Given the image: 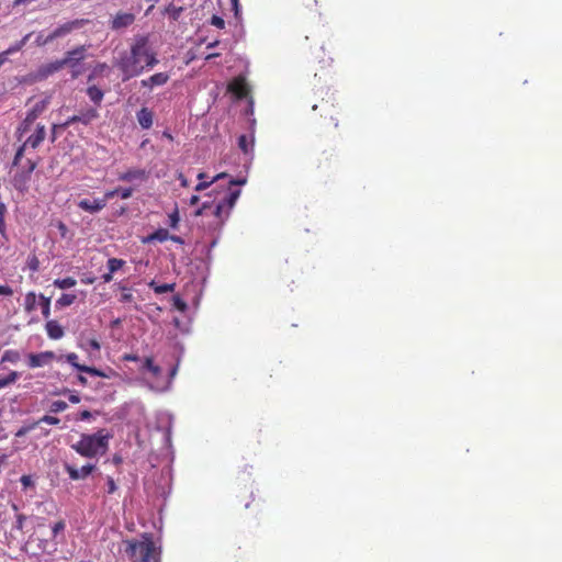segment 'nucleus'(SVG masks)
Masks as SVG:
<instances>
[{
    "label": "nucleus",
    "mask_w": 562,
    "mask_h": 562,
    "mask_svg": "<svg viewBox=\"0 0 562 562\" xmlns=\"http://www.w3.org/2000/svg\"><path fill=\"white\" fill-rule=\"evenodd\" d=\"M158 63L157 53L150 46L148 35H137L130 50L120 54L115 66L122 74V80L126 81L153 69Z\"/></svg>",
    "instance_id": "f257e3e1"
},
{
    "label": "nucleus",
    "mask_w": 562,
    "mask_h": 562,
    "mask_svg": "<svg viewBox=\"0 0 562 562\" xmlns=\"http://www.w3.org/2000/svg\"><path fill=\"white\" fill-rule=\"evenodd\" d=\"M109 439L110 436L103 429L92 435L82 434L79 441L71 445V449L85 458H94L106 452Z\"/></svg>",
    "instance_id": "f03ea898"
},
{
    "label": "nucleus",
    "mask_w": 562,
    "mask_h": 562,
    "mask_svg": "<svg viewBox=\"0 0 562 562\" xmlns=\"http://www.w3.org/2000/svg\"><path fill=\"white\" fill-rule=\"evenodd\" d=\"M125 543V553L132 562H149L156 551L149 533H143L142 540H126Z\"/></svg>",
    "instance_id": "7ed1b4c3"
},
{
    "label": "nucleus",
    "mask_w": 562,
    "mask_h": 562,
    "mask_svg": "<svg viewBox=\"0 0 562 562\" xmlns=\"http://www.w3.org/2000/svg\"><path fill=\"white\" fill-rule=\"evenodd\" d=\"M240 195L239 189H231L227 193V195L224 198L222 202H220L215 210L214 215L217 218L216 225L222 226L224 222L228 218L231 210L235 206L236 201L238 200Z\"/></svg>",
    "instance_id": "20e7f679"
},
{
    "label": "nucleus",
    "mask_w": 562,
    "mask_h": 562,
    "mask_svg": "<svg viewBox=\"0 0 562 562\" xmlns=\"http://www.w3.org/2000/svg\"><path fill=\"white\" fill-rule=\"evenodd\" d=\"M36 168V164L29 160V167L26 170H23L21 172H16L13 176L12 184L15 188V190L20 192H25L29 189V182L31 180L32 173L34 169Z\"/></svg>",
    "instance_id": "39448f33"
},
{
    "label": "nucleus",
    "mask_w": 562,
    "mask_h": 562,
    "mask_svg": "<svg viewBox=\"0 0 562 562\" xmlns=\"http://www.w3.org/2000/svg\"><path fill=\"white\" fill-rule=\"evenodd\" d=\"M63 68H64V66H63V63L60 61V59L42 65L37 68V70L34 74L31 75L32 80L33 81H43Z\"/></svg>",
    "instance_id": "423d86ee"
},
{
    "label": "nucleus",
    "mask_w": 562,
    "mask_h": 562,
    "mask_svg": "<svg viewBox=\"0 0 562 562\" xmlns=\"http://www.w3.org/2000/svg\"><path fill=\"white\" fill-rule=\"evenodd\" d=\"M66 360L68 363H70L74 368H76L80 372H85V373H88V374H91L94 376L108 378V375L98 368L89 367L86 364H80L78 362V355L75 352L68 353L66 356Z\"/></svg>",
    "instance_id": "0eeeda50"
},
{
    "label": "nucleus",
    "mask_w": 562,
    "mask_h": 562,
    "mask_svg": "<svg viewBox=\"0 0 562 562\" xmlns=\"http://www.w3.org/2000/svg\"><path fill=\"white\" fill-rule=\"evenodd\" d=\"M64 468L71 480L78 481L87 479L94 471L95 465L88 463L78 469L75 465L66 463Z\"/></svg>",
    "instance_id": "6e6552de"
},
{
    "label": "nucleus",
    "mask_w": 562,
    "mask_h": 562,
    "mask_svg": "<svg viewBox=\"0 0 562 562\" xmlns=\"http://www.w3.org/2000/svg\"><path fill=\"white\" fill-rule=\"evenodd\" d=\"M86 57V47L83 45L78 46L66 53L65 57L60 59L63 66H70L75 68Z\"/></svg>",
    "instance_id": "1a4fd4ad"
},
{
    "label": "nucleus",
    "mask_w": 562,
    "mask_h": 562,
    "mask_svg": "<svg viewBox=\"0 0 562 562\" xmlns=\"http://www.w3.org/2000/svg\"><path fill=\"white\" fill-rule=\"evenodd\" d=\"M170 79L168 72H156L146 79L140 80L139 85L142 88L153 90L155 87L165 86Z\"/></svg>",
    "instance_id": "9d476101"
},
{
    "label": "nucleus",
    "mask_w": 562,
    "mask_h": 562,
    "mask_svg": "<svg viewBox=\"0 0 562 562\" xmlns=\"http://www.w3.org/2000/svg\"><path fill=\"white\" fill-rule=\"evenodd\" d=\"M55 358V355L53 351H43L40 353H30L27 356V364L30 368H40L48 364L53 359Z\"/></svg>",
    "instance_id": "9b49d317"
},
{
    "label": "nucleus",
    "mask_w": 562,
    "mask_h": 562,
    "mask_svg": "<svg viewBox=\"0 0 562 562\" xmlns=\"http://www.w3.org/2000/svg\"><path fill=\"white\" fill-rule=\"evenodd\" d=\"M135 21V15L130 12H117L111 22L112 30H121L132 25Z\"/></svg>",
    "instance_id": "f8f14e48"
},
{
    "label": "nucleus",
    "mask_w": 562,
    "mask_h": 562,
    "mask_svg": "<svg viewBox=\"0 0 562 562\" xmlns=\"http://www.w3.org/2000/svg\"><path fill=\"white\" fill-rule=\"evenodd\" d=\"M228 91L240 100L247 97L249 89L245 79L241 77H237L229 82Z\"/></svg>",
    "instance_id": "ddd939ff"
},
{
    "label": "nucleus",
    "mask_w": 562,
    "mask_h": 562,
    "mask_svg": "<svg viewBox=\"0 0 562 562\" xmlns=\"http://www.w3.org/2000/svg\"><path fill=\"white\" fill-rule=\"evenodd\" d=\"M78 207L90 214H95L105 207V200L94 199H82L78 202Z\"/></svg>",
    "instance_id": "4468645a"
},
{
    "label": "nucleus",
    "mask_w": 562,
    "mask_h": 562,
    "mask_svg": "<svg viewBox=\"0 0 562 562\" xmlns=\"http://www.w3.org/2000/svg\"><path fill=\"white\" fill-rule=\"evenodd\" d=\"M80 25L79 21H70L56 27L52 33L48 34V41H54L58 37H63L69 34L74 29Z\"/></svg>",
    "instance_id": "2eb2a0df"
},
{
    "label": "nucleus",
    "mask_w": 562,
    "mask_h": 562,
    "mask_svg": "<svg viewBox=\"0 0 562 562\" xmlns=\"http://www.w3.org/2000/svg\"><path fill=\"white\" fill-rule=\"evenodd\" d=\"M136 119L142 128L148 130L153 126L154 113L148 108L143 106L140 110L137 111Z\"/></svg>",
    "instance_id": "dca6fc26"
},
{
    "label": "nucleus",
    "mask_w": 562,
    "mask_h": 562,
    "mask_svg": "<svg viewBox=\"0 0 562 562\" xmlns=\"http://www.w3.org/2000/svg\"><path fill=\"white\" fill-rule=\"evenodd\" d=\"M146 179H147V172L140 168L128 169L119 176V180L125 181V182H131L134 180L144 181Z\"/></svg>",
    "instance_id": "f3484780"
},
{
    "label": "nucleus",
    "mask_w": 562,
    "mask_h": 562,
    "mask_svg": "<svg viewBox=\"0 0 562 562\" xmlns=\"http://www.w3.org/2000/svg\"><path fill=\"white\" fill-rule=\"evenodd\" d=\"M45 126L42 124H38L36 127V131L33 135L27 137L24 142L26 146H30L31 148L35 149L40 146V144L45 139Z\"/></svg>",
    "instance_id": "a211bd4d"
},
{
    "label": "nucleus",
    "mask_w": 562,
    "mask_h": 562,
    "mask_svg": "<svg viewBox=\"0 0 562 562\" xmlns=\"http://www.w3.org/2000/svg\"><path fill=\"white\" fill-rule=\"evenodd\" d=\"M49 100L43 99L36 102L26 113L27 121L34 122L48 106Z\"/></svg>",
    "instance_id": "6ab92c4d"
},
{
    "label": "nucleus",
    "mask_w": 562,
    "mask_h": 562,
    "mask_svg": "<svg viewBox=\"0 0 562 562\" xmlns=\"http://www.w3.org/2000/svg\"><path fill=\"white\" fill-rule=\"evenodd\" d=\"M32 33L26 34L21 41L11 45L8 49L0 53V63H5L8 60L9 55H12L19 50H21L26 42L30 40Z\"/></svg>",
    "instance_id": "aec40b11"
},
{
    "label": "nucleus",
    "mask_w": 562,
    "mask_h": 562,
    "mask_svg": "<svg viewBox=\"0 0 562 562\" xmlns=\"http://www.w3.org/2000/svg\"><path fill=\"white\" fill-rule=\"evenodd\" d=\"M32 33L26 34L21 41L11 45L8 49L0 53V63H5L8 60L9 55H12L19 50H21L26 42L30 40Z\"/></svg>",
    "instance_id": "412c9836"
},
{
    "label": "nucleus",
    "mask_w": 562,
    "mask_h": 562,
    "mask_svg": "<svg viewBox=\"0 0 562 562\" xmlns=\"http://www.w3.org/2000/svg\"><path fill=\"white\" fill-rule=\"evenodd\" d=\"M45 328L50 339L57 340L64 336V328L55 319L47 321Z\"/></svg>",
    "instance_id": "4be33fe9"
},
{
    "label": "nucleus",
    "mask_w": 562,
    "mask_h": 562,
    "mask_svg": "<svg viewBox=\"0 0 562 562\" xmlns=\"http://www.w3.org/2000/svg\"><path fill=\"white\" fill-rule=\"evenodd\" d=\"M322 109L326 112V115L330 117V120H335L334 126L338 127V122L336 116L340 113L339 108L334 103V100L330 98L328 100L322 101Z\"/></svg>",
    "instance_id": "5701e85b"
},
{
    "label": "nucleus",
    "mask_w": 562,
    "mask_h": 562,
    "mask_svg": "<svg viewBox=\"0 0 562 562\" xmlns=\"http://www.w3.org/2000/svg\"><path fill=\"white\" fill-rule=\"evenodd\" d=\"M99 117V113L97 109L89 108L87 110L81 111L79 114H77L78 123H81L83 125H89L92 121Z\"/></svg>",
    "instance_id": "b1692460"
},
{
    "label": "nucleus",
    "mask_w": 562,
    "mask_h": 562,
    "mask_svg": "<svg viewBox=\"0 0 562 562\" xmlns=\"http://www.w3.org/2000/svg\"><path fill=\"white\" fill-rule=\"evenodd\" d=\"M87 94L89 99L97 105H100L104 97V92L97 86H89L87 88Z\"/></svg>",
    "instance_id": "393cba45"
},
{
    "label": "nucleus",
    "mask_w": 562,
    "mask_h": 562,
    "mask_svg": "<svg viewBox=\"0 0 562 562\" xmlns=\"http://www.w3.org/2000/svg\"><path fill=\"white\" fill-rule=\"evenodd\" d=\"M142 370H147L153 376L157 378L161 374V368L154 363L151 357L145 358Z\"/></svg>",
    "instance_id": "a878e982"
},
{
    "label": "nucleus",
    "mask_w": 562,
    "mask_h": 562,
    "mask_svg": "<svg viewBox=\"0 0 562 562\" xmlns=\"http://www.w3.org/2000/svg\"><path fill=\"white\" fill-rule=\"evenodd\" d=\"M149 288L154 290L157 294H162L167 292H173L176 284L175 283H165V284H158L154 280L148 283Z\"/></svg>",
    "instance_id": "bb28decb"
},
{
    "label": "nucleus",
    "mask_w": 562,
    "mask_h": 562,
    "mask_svg": "<svg viewBox=\"0 0 562 562\" xmlns=\"http://www.w3.org/2000/svg\"><path fill=\"white\" fill-rule=\"evenodd\" d=\"M77 299V295L76 294H72V293H64L61 294V296L56 301V307L57 308H64V307H67V306H70L71 304L75 303Z\"/></svg>",
    "instance_id": "cd10ccee"
},
{
    "label": "nucleus",
    "mask_w": 562,
    "mask_h": 562,
    "mask_svg": "<svg viewBox=\"0 0 562 562\" xmlns=\"http://www.w3.org/2000/svg\"><path fill=\"white\" fill-rule=\"evenodd\" d=\"M169 239V232L166 228H158L153 234H150L146 241H160L164 243Z\"/></svg>",
    "instance_id": "c85d7f7f"
},
{
    "label": "nucleus",
    "mask_w": 562,
    "mask_h": 562,
    "mask_svg": "<svg viewBox=\"0 0 562 562\" xmlns=\"http://www.w3.org/2000/svg\"><path fill=\"white\" fill-rule=\"evenodd\" d=\"M37 296L34 292H27L24 297V310L26 313H32L36 308Z\"/></svg>",
    "instance_id": "c756f323"
},
{
    "label": "nucleus",
    "mask_w": 562,
    "mask_h": 562,
    "mask_svg": "<svg viewBox=\"0 0 562 562\" xmlns=\"http://www.w3.org/2000/svg\"><path fill=\"white\" fill-rule=\"evenodd\" d=\"M76 284H77V281L72 277H67L64 279H56L54 281V285L61 290L70 289V288L75 286Z\"/></svg>",
    "instance_id": "7c9ffc66"
},
{
    "label": "nucleus",
    "mask_w": 562,
    "mask_h": 562,
    "mask_svg": "<svg viewBox=\"0 0 562 562\" xmlns=\"http://www.w3.org/2000/svg\"><path fill=\"white\" fill-rule=\"evenodd\" d=\"M238 146L245 154H248L254 147V142L248 139L246 135H240L238 137Z\"/></svg>",
    "instance_id": "2f4dec72"
},
{
    "label": "nucleus",
    "mask_w": 562,
    "mask_h": 562,
    "mask_svg": "<svg viewBox=\"0 0 562 562\" xmlns=\"http://www.w3.org/2000/svg\"><path fill=\"white\" fill-rule=\"evenodd\" d=\"M19 360L20 353L16 350H5L1 358V362L16 363Z\"/></svg>",
    "instance_id": "473e14b6"
},
{
    "label": "nucleus",
    "mask_w": 562,
    "mask_h": 562,
    "mask_svg": "<svg viewBox=\"0 0 562 562\" xmlns=\"http://www.w3.org/2000/svg\"><path fill=\"white\" fill-rule=\"evenodd\" d=\"M224 177H226V173H218V175H216V176H215L212 180H210V181L202 180L201 182H199V183L195 186L194 190H195V191H203V190L207 189V188H209L213 182H215V181H217V180H220V179H222V178H224Z\"/></svg>",
    "instance_id": "72a5a7b5"
},
{
    "label": "nucleus",
    "mask_w": 562,
    "mask_h": 562,
    "mask_svg": "<svg viewBox=\"0 0 562 562\" xmlns=\"http://www.w3.org/2000/svg\"><path fill=\"white\" fill-rule=\"evenodd\" d=\"M42 305V314L45 318H48L50 315V299L40 294L38 296Z\"/></svg>",
    "instance_id": "f704fd0d"
},
{
    "label": "nucleus",
    "mask_w": 562,
    "mask_h": 562,
    "mask_svg": "<svg viewBox=\"0 0 562 562\" xmlns=\"http://www.w3.org/2000/svg\"><path fill=\"white\" fill-rule=\"evenodd\" d=\"M124 265H125V261L123 259L110 258L108 260V269H109V271H111L113 273L116 272L117 270H120Z\"/></svg>",
    "instance_id": "c9c22d12"
},
{
    "label": "nucleus",
    "mask_w": 562,
    "mask_h": 562,
    "mask_svg": "<svg viewBox=\"0 0 562 562\" xmlns=\"http://www.w3.org/2000/svg\"><path fill=\"white\" fill-rule=\"evenodd\" d=\"M82 347L91 349L97 352H99L101 349V345L95 337L86 339L85 342L82 344Z\"/></svg>",
    "instance_id": "e433bc0d"
},
{
    "label": "nucleus",
    "mask_w": 562,
    "mask_h": 562,
    "mask_svg": "<svg viewBox=\"0 0 562 562\" xmlns=\"http://www.w3.org/2000/svg\"><path fill=\"white\" fill-rule=\"evenodd\" d=\"M35 423H36V426H38L40 424L58 425L60 423V419L55 416L44 415Z\"/></svg>",
    "instance_id": "4c0bfd02"
},
{
    "label": "nucleus",
    "mask_w": 562,
    "mask_h": 562,
    "mask_svg": "<svg viewBox=\"0 0 562 562\" xmlns=\"http://www.w3.org/2000/svg\"><path fill=\"white\" fill-rule=\"evenodd\" d=\"M34 122H29L27 116L23 120V122L19 125L16 133L19 134V139H21L22 135L27 133L31 128V125Z\"/></svg>",
    "instance_id": "58836bf2"
},
{
    "label": "nucleus",
    "mask_w": 562,
    "mask_h": 562,
    "mask_svg": "<svg viewBox=\"0 0 562 562\" xmlns=\"http://www.w3.org/2000/svg\"><path fill=\"white\" fill-rule=\"evenodd\" d=\"M67 407H68V405H67L66 402H64V401H54L50 404L49 411L52 413H59V412H64Z\"/></svg>",
    "instance_id": "ea45409f"
},
{
    "label": "nucleus",
    "mask_w": 562,
    "mask_h": 562,
    "mask_svg": "<svg viewBox=\"0 0 562 562\" xmlns=\"http://www.w3.org/2000/svg\"><path fill=\"white\" fill-rule=\"evenodd\" d=\"M180 222L179 211L176 207L172 213L169 214V225L171 228H177Z\"/></svg>",
    "instance_id": "a19ab883"
},
{
    "label": "nucleus",
    "mask_w": 562,
    "mask_h": 562,
    "mask_svg": "<svg viewBox=\"0 0 562 562\" xmlns=\"http://www.w3.org/2000/svg\"><path fill=\"white\" fill-rule=\"evenodd\" d=\"M66 528V524L64 520H58L57 522H55L52 527V532H53V536L54 537H57V535L59 532H63Z\"/></svg>",
    "instance_id": "79ce46f5"
},
{
    "label": "nucleus",
    "mask_w": 562,
    "mask_h": 562,
    "mask_svg": "<svg viewBox=\"0 0 562 562\" xmlns=\"http://www.w3.org/2000/svg\"><path fill=\"white\" fill-rule=\"evenodd\" d=\"M173 306L181 312H184L187 308V303L178 295L173 296Z\"/></svg>",
    "instance_id": "37998d69"
},
{
    "label": "nucleus",
    "mask_w": 562,
    "mask_h": 562,
    "mask_svg": "<svg viewBox=\"0 0 562 562\" xmlns=\"http://www.w3.org/2000/svg\"><path fill=\"white\" fill-rule=\"evenodd\" d=\"M36 427V423H33L32 425L29 426H23L15 432V437H23Z\"/></svg>",
    "instance_id": "c03bdc74"
},
{
    "label": "nucleus",
    "mask_w": 562,
    "mask_h": 562,
    "mask_svg": "<svg viewBox=\"0 0 562 562\" xmlns=\"http://www.w3.org/2000/svg\"><path fill=\"white\" fill-rule=\"evenodd\" d=\"M211 24L217 29H224L225 21L218 15H213L211 18Z\"/></svg>",
    "instance_id": "a18cd8bd"
},
{
    "label": "nucleus",
    "mask_w": 562,
    "mask_h": 562,
    "mask_svg": "<svg viewBox=\"0 0 562 562\" xmlns=\"http://www.w3.org/2000/svg\"><path fill=\"white\" fill-rule=\"evenodd\" d=\"M122 291L123 293L121 295V302H132L134 296L131 291L125 286H122Z\"/></svg>",
    "instance_id": "49530a36"
},
{
    "label": "nucleus",
    "mask_w": 562,
    "mask_h": 562,
    "mask_svg": "<svg viewBox=\"0 0 562 562\" xmlns=\"http://www.w3.org/2000/svg\"><path fill=\"white\" fill-rule=\"evenodd\" d=\"M25 147H26V145L24 143H23V145H21L19 147V149L15 153L14 159H13V165H18L19 161L22 159V157L24 155Z\"/></svg>",
    "instance_id": "de8ad7c7"
},
{
    "label": "nucleus",
    "mask_w": 562,
    "mask_h": 562,
    "mask_svg": "<svg viewBox=\"0 0 562 562\" xmlns=\"http://www.w3.org/2000/svg\"><path fill=\"white\" fill-rule=\"evenodd\" d=\"M119 191H120V188H116V189H113V190H109V191H106L104 193L103 198H101L100 200H105V204H106L109 200H111L114 196L119 195Z\"/></svg>",
    "instance_id": "09e8293b"
},
{
    "label": "nucleus",
    "mask_w": 562,
    "mask_h": 562,
    "mask_svg": "<svg viewBox=\"0 0 562 562\" xmlns=\"http://www.w3.org/2000/svg\"><path fill=\"white\" fill-rule=\"evenodd\" d=\"M26 520V517L25 515L23 514H18L16 515V520H15V525L14 527L18 529V530H22L23 529V526H24V522Z\"/></svg>",
    "instance_id": "8fccbe9b"
},
{
    "label": "nucleus",
    "mask_w": 562,
    "mask_h": 562,
    "mask_svg": "<svg viewBox=\"0 0 562 562\" xmlns=\"http://www.w3.org/2000/svg\"><path fill=\"white\" fill-rule=\"evenodd\" d=\"M133 194V189L132 188H120V191H119V195L121 196V199L123 200H126V199H130Z\"/></svg>",
    "instance_id": "3c124183"
},
{
    "label": "nucleus",
    "mask_w": 562,
    "mask_h": 562,
    "mask_svg": "<svg viewBox=\"0 0 562 562\" xmlns=\"http://www.w3.org/2000/svg\"><path fill=\"white\" fill-rule=\"evenodd\" d=\"M106 492L109 494H113L115 491H116V484H115V481L113 480V477L111 476H108L106 479Z\"/></svg>",
    "instance_id": "603ef678"
},
{
    "label": "nucleus",
    "mask_w": 562,
    "mask_h": 562,
    "mask_svg": "<svg viewBox=\"0 0 562 562\" xmlns=\"http://www.w3.org/2000/svg\"><path fill=\"white\" fill-rule=\"evenodd\" d=\"M20 481H21V483H22L24 488L34 485L33 480H32V477L30 475H22Z\"/></svg>",
    "instance_id": "864d4df0"
},
{
    "label": "nucleus",
    "mask_w": 562,
    "mask_h": 562,
    "mask_svg": "<svg viewBox=\"0 0 562 562\" xmlns=\"http://www.w3.org/2000/svg\"><path fill=\"white\" fill-rule=\"evenodd\" d=\"M36 45L37 46H44V45H47L49 44L52 41H48V35L46 37H44L42 34H40L37 37H36Z\"/></svg>",
    "instance_id": "5fc2aeb1"
},
{
    "label": "nucleus",
    "mask_w": 562,
    "mask_h": 562,
    "mask_svg": "<svg viewBox=\"0 0 562 562\" xmlns=\"http://www.w3.org/2000/svg\"><path fill=\"white\" fill-rule=\"evenodd\" d=\"M4 379L8 380L9 384H13L19 379V373L11 371Z\"/></svg>",
    "instance_id": "6e6d98bb"
},
{
    "label": "nucleus",
    "mask_w": 562,
    "mask_h": 562,
    "mask_svg": "<svg viewBox=\"0 0 562 562\" xmlns=\"http://www.w3.org/2000/svg\"><path fill=\"white\" fill-rule=\"evenodd\" d=\"M13 290L9 285H0V295H12Z\"/></svg>",
    "instance_id": "4d7b16f0"
},
{
    "label": "nucleus",
    "mask_w": 562,
    "mask_h": 562,
    "mask_svg": "<svg viewBox=\"0 0 562 562\" xmlns=\"http://www.w3.org/2000/svg\"><path fill=\"white\" fill-rule=\"evenodd\" d=\"M75 123H78L77 115L70 116L65 123H63L60 126L63 128H66Z\"/></svg>",
    "instance_id": "13d9d810"
},
{
    "label": "nucleus",
    "mask_w": 562,
    "mask_h": 562,
    "mask_svg": "<svg viewBox=\"0 0 562 562\" xmlns=\"http://www.w3.org/2000/svg\"><path fill=\"white\" fill-rule=\"evenodd\" d=\"M91 416H92L91 413L89 411L85 409V411L80 412L78 419L88 420L91 418Z\"/></svg>",
    "instance_id": "bf43d9fd"
},
{
    "label": "nucleus",
    "mask_w": 562,
    "mask_h": 562,
    "mask_svg": "<svg viewBox=\"0 0 562 562\" xmlns=\"http://www.w3.org/2000/svg\"><path fill=\"white\" fill-rule=\"evenodd\" d=\"M209 207V204L206 202H204L202 204L201 207H199L195 212H194V215L195 216H202L204 214V212L206 211V209Z\"/></svg>",
    "instance_id": "052dcab7"
},
{
    "label": "nucleus",
    "mask_w": 562,
    "mask_h": 562,
    "mask_svg": "<svg viewBox=\"0 0 562 562\" xmlns=\"http://www.w3.org/2000/svg\"><path fill=\"white\" fill-rule=\"evenodd\" d=\"M123 360L135 362V361L139 360V357L137 355L126 353V355L123 356Z\"/></svg>",
    "instance_id": "680f3d73"
},
{
    "label": "nucleus",
    "mask_w": 562,
    "mask_h": 562,
    "mask_svg": "<svg viewBox=\"0 0 562 562\" xmlns=\"http://www.w3.org/2000/svg\"><path fill=\"white\" fill-rule=\"evenodd\" d=\"M57 227H58V229H59V232H60V235H61L63 237H65V236H66V234H67V232H68V228H67L66 224H65V223H63V222H59V223H58V225H57Z\"/></svg>",
    "instance_id": "e2e57ef3"
},
{
    "label": "nucleus",
    "mask_w": 562,
    "mask_h": 562,
    "mask_svg": "<svg viewBox=\"0 0 562 562\" xmlns=\"http://www.w3.org/2000/svg\"><path fill=\"white\" fill-rule=\"evenodd\" d=\"M180 11H181V8H179V9H176L175 7H168L167 8V12H171L173 19L178 18Z\"/></svg>",
    "instance_id": "0e129e2a"
},
{
    "label": "nucleus",
    "mask_w": 562,
    "mask_h": 562,
    "mask_svg": "<svg viewBox=\"0 0 562 562\" xmlns=\"http://www.w3.org/2000/svg\"><path fill=\"white\" fill-rule=\"evenodd\" d=\"M112 279H113V272H111V271H108L106 273H104L102 276V280H103L104 283L111 282Z\"/></svg>",
    "instance_id": "69168bd1"
},
{
    "label": "nucleus",
    "mask_w": 562,
    "mask_h": 562,
    "mask_svg": "<svg viewBox=\"0 0 562 562\" xmlns=\"http://www.w3.org/2000/svg\"><path fill=\"white\" fill-rule=\"evenodd\" d=\"M30 268L33 270V271H36L38 269V260L36 259V257H34L31 262H30Z\"/></svg>",
    "instance_id": "338daca9"
},
{
    "label": "nucleus",
    "mask_w": 562,
    "mask_h": 562,
    "mask_svg": "<svg viewBox=\"0 0 562 562\" xmlns=\"http://www.w3.org/2000/svg\"><path fill=\"white\" fill-rule=\"evenodd\" d=\"M178 179L180 180L182 187L189 186L188 179L182 173H179Z\"/></svg>",
    "instance_id": "774afa93"
}]
</instances>
